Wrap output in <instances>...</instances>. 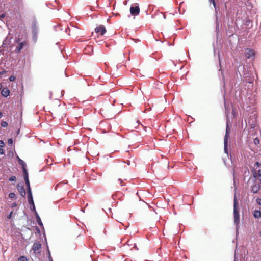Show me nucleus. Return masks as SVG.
<instances>
[{"label": "nucleus", "instance_id": "22", "mask_svg": "<svg viewBox=\"0 0 261 261\" xmlns=\"http://www.w3.org/2000/svg\"><path fill=\"white\" fill-rule=\"evenodd\" d=\"M30 209L32 211H33L34 212V214H35V212H36V208H35V204L33 203V204H30Z\"/></svg>", "mask_w": 261, "mask_h": 261}, {"label": "nucleus", "instance_id": "41", "mask_svg": "<svg viewBox=\"0 0 261 261\" xmlns=\"http://www.w3.org/2000/svg\"><path fill=\"white\" fill-rule=\"evenodd\" d=\"M19 133H20V129H18L17 130L16 133H17V135H18V134H19Z\"/></svg>", "mask_w": 261, "mask_h": 261}, {"label": "nucleus", "instance_id": "19", "mask_svg": "<svg viewBox=\"0 0 261 261\" xmlns=\"http://www.w3.org/2000/svg\"><path fill=\"white\" fill-rule=\"evenodd\" d=\"M18 163L21 166L22 169L27 168L26 163L22 160L19 159L18 160Z\"/></svg>", "mask_w": 261, "mask_h": 261}, {"label": "nucleus", "instance_id": "15", "mask_svg": "<svg viewBox=\"0 0 261 261\" xmlns=\"http://www.w3.org/2000/svg\"><path fill=\"white\" fill-rule=\"evenodd\" d=\"M253 216L255 218H260L261 217V212L258 210H255L253 212Z\"/></svg>", "mask_w": 261, "mask_h": 261}, {"label": "nucleus", "instance_id": "29", "mask_svg": "<svg viewBox=\"0 0 261 261\" xmlns=\"http://www.w3.org/2000/svg\"><path fill=\"white\" fill-rule=\"evenodd\" d=\"M257 203L261 206V198H258L256 200Z\"/></svg>", "mask_w": 261, "mask_h": 261}, {"label": "nucleus", "instance_id": "40", "mask_svg": "<svg viewBox=\"0 0 261 261\" xmlns=\"http://www.w3.org/2000/svg\"><path fill=\"white\" fill-rule=\"evenodd\" d=\"M3 44L2 45V46L0 47V52L2 51V50H3Z\"/></svg>", "mask_w": 261, "mask_h": 261}, {"label": "nucleus", "instance_id": "5", "mask_svg": "<svg viewBox=\"0 0 261 261\" xmlns=\"http://www.w3.org/2000/svg\"><path fill=\"white\" fill-rule=\"evenodd\" d=\"M253 176L255 178L258 179L259 181H261V169L258 170L257 171L253 169L252 170Z\"/></svg>", "mask_w": 261, "mask_h": 261}, {"label": "nucleus", "instance_id": "1", "mask_svg": "<svg viewBox=\"0 0 261 261\" xmlns=\"http://www.w3.org/2000/svg\"><path fill=\"white\" fill-rule=\"evenodd\" d=\"M233 215H234V222L236 225V227H238V225L240 223V215L238 209V202L236 199L234 198L233 201Z\"/></svg>", "mask_w": 261, "mask_h": 261}, {"label": "nucleus", "instance_id": "34", "mask_svg": "<svg viewBox=\"0 0 261 261\" xmlns=\"http://www.w3.org/2000/svg\"><path fill=\"white\" fill-rule=\"evenodd\" d=\"M260 164L259 162H257L254 164V167H259Z\"/></svg>", "mask_w": 261, "mask_h": 261}, {"label": "nucleus", "instance_id": "3", "mask_svg": "<svg viewBox=\"0 0 261 261\" xmlns=\"http://www.w3.org/2000/svg\"><path fill=\"white\" fill-rule=\"evenodd\" d=\"M257 121L256 114L252 113L247 119V122L251 128H254Z\"/></svg>", "mask_w": 261, "mask_h": 261}, {"label": "nucleus", "instance_id": "30", "mask_svg": "<svg viewBox=\"0 0 261 261\" xmlns=\"http://www.w3.org/2000/svg\"><path fill=\"white\" fill-rule=\"evenodd\" d=\"M12 215H13V212H12V211H11V212H10V213L8 215V216H7V218H8V219H11V218H12Z\"/></svg>", "mask_w": 261, "mask_h": 261}, {"label": "nucleus", "instance_id": "28", "mask_svg": "<svg viewBox=\"0 0 261 261\" xmlns=\"http://www.w3.org/2000/svg\"><path fill=\"white\" fill-rule=\"evenodd\" d=\"M209 1H210V3H212L213 4L214 7L216 9V4L215 0H209Z\"/></svg>", "mask_w": 261, "mask_h": 261}, {"label": "nucleus", "instance_id": "35", "mask_svg": "<svg viewBox=\"0 0 261 261\" xmlns=\"http://www.w3.org/2000/svg\"><path fill=\"white\" fill-rule=\"evenodd\" d=\"M48 254L49 255V260L50 261H53L51 257V256H50V251L49 250H48Z\"/></svg>", "mask_w": 261, "mask_h": 261}, {"label": "nucleus", "instance_id": "39", "mask_svg": "<svg viewBox=\"0 0 261 261\" xmlns=\"http://www.w3.org/2000/svg\"><path fill=\"white\" fill-rule=\"evenodd\" d=\"M5 16V14H2L1 15H0V18H4Z\"/></svg>", "mask_w": 261, "mask_h": 261}, {"label": "nucleus", "instance_id": "11", "mask_svg": "<svg viewBox=\"0 0 261 261\" xmlns=\"http://www.w3.org/2000/svg\"><path fill=\"white\" fill-rule=\"evenodd\" d=\"M27 193H28V200L29 204H31L34 203L32 192L29 191V192H27Z\"/></svg>", "mask_w": 261, "mask_h": 261}, {"label": "nucleus", "instance_id": "25", "mask_svg": "<svg viewBox=\"0 0 261 261\" xmlns=\"http://www.w3.org/2000/svg\"><path fill=\"white\" fill-rule=\"evenodd\" d=\"M9 180L10 181H16V178L15 176H12L10 177V178L9 179Z\"/></svg>", "mask_w": 261, "mask_h": 261}, {"label": "nucleus", "instance_id": "38", "mask_svg": "<svg viewBox=\"0 0 261 261\" xmlns=\"http://www.w3.org/2000/svg\"><path fill=\"white\" fill-rule=\"evenodd\" d=\"M4 153V150L3 149L0 148V154H3Z\"/></svg>", "mask_w": 261, "mask_h": 261}, {"label": "nucleus", "instance_id": "50", "mask_svg": "<svg viewBox=\"0 0 261 261\" xmlns=\"http://www.w3.org/2000/svg\"><path fill=\"white\" fill-rule=\"evenodd\" d=\"M130 162H127V164H129Z\"/></svg>", "mask_w": 261, "mask_h": 261}, {"label": "nucleus", "instance_id": "9", "mask_svg": "<svg viewBox=\"0 0 261 261\" xmlns=\"http://www.w3.org/2000/svg\"><path fill=\"white\" fill-rule=\"evenodd\" d=\"M245 56L247 58H250L254 55V52L253 50L247 48L245 52Z\"/></svg>", "mask_w": 261, "mask_h": 261}, {"label": "nucleus", "instance_id": "26", "mask_svg": "<svg viewBox=\"0 0 261 261\" xmlns=\"http://www.w3.org/2000/svg\"><path fill=\"white\" fill-rule=\"evenodd\" d=\"M8 123L6 121H3L1 122V126L3 127H6L8 126Z\"/></svg>", "mask_w": 261, "mask_h": 261}, {"label": "nucleus", "instance_id": "32", "mask_svg": "<svg viewBox=\"0 0 261 261\" xmlns=\"http://www.w3.org/2000/svg\"><path fill=\"white\" fill-rule=\"evenodd\" d=\"M254 142L255 144H258L259 142V139L257 138H256L255 139H254Z\"/></svg>", "mask_w": 261, "mask_h": 261}, {"label": "nucleus", "instance_id": "7", "mask_svg": "<svg viewBox=\"0 0 261 261\" xmlns=\"http://www.w3.org/2000/svg\"><path fill=\"white\" fill-rule=\"evenodd\" d=\"M41 248V244L39 241L35 242L32 246V250L35 253H36L37 251H39Z\"/></svg>", "mask_w": 261, "mask_h": 261}, {"label": "nucleus", "instance_id": "44", "mask_svg": "<svg viewBox=\"0 0 261 261\" xmlns=\"http://www.w3.org/2000/svg\"><path fill=\"white\" fill-rule=\"evenodd\" d=\"M2 113L0 112V118L2 117Z\"/></svg>", "mask_w": 261, "mask_h": 261}, {"label": "nucleus", "instance_id": "45", "mask_svg": "<svg viewBox=\"0 0 261 261\" xmlns=\"http://www.w3.org/2000/svg\"><path fill=\"white\" fill-rule=\"evenodd\" d=\"M2 84L0 83V90L2 89Z\"/></svg>", "mask_w": 261, "mask_h": 261}, {"label": "nucleus", "instance_id": "23", "mask_svg": "<svg viewBox=\"0 0 261 261\" xmlns=\"http://www.w3.org/2000/svg\"><path fill=\"white\" fill-rule=\"evenodd\" d=\"M7 71H6V70L2 68V69H0V76H2L3 75H4V74H6L7 73Z\"/></svg>", "mask_w": 261, "mask_h": 261}, {"label": "nucleus", "instance_id": "17", "mask_svg": "<svg viewBox=\"0 0 261 261\" xmlns=\"http://www.w3.org/2000/svg\"><path fill=\"white\" fill-rule=\"evenodd\" d=\"M24 180L29 179V174L27 168L22 169Z\"/></svg>", "mask_w": 261, "mask_h": 261}, {"label": "nucleus", "instance_id": "36", "mask_svg": "<svg viewBox=\"0 0 261 261\" xmlns=\"http://www.w3.org/2000/svg\"><path fill=\"white\" fill-rule=\"evenodd\" d=\"M17 205V204L16 203V202H13L12 205H11V206L12 207H16Z\"/></svg>", "mask_w": 261, "mask_h": 261}, {"label": "nucleus", "instance_id": "14", "mask_svg": "<svg viewBox=\"0 0 261 261\" xmlns=\"http://www.w3.org/2000/svg\"><path fill=\"white\" fill-rule=\"evenodd\" d=\"M229 136V133L228 130V126H227L226 129V133L224 139V143H228V138Z\"/></svg>", "mask_w": 261, "mask_h": 261}, {"label": "nucleus", "instance_id": "43", "mask_svg": "<svg viewBox=\"0 0 261 261\" xmlns=\"http://www.w3.org/2000/svg\"><path fill=\"white\" fill-rule=\"evenodd\" d=\"M16 159H17V161L18 162V160H19V159H20V158L18 155H17V156H16Z\"/></svg>", "mask_w": 261, "mask_h": 261}, {"label": "nucleus", "instance_id": "6", "mask_svg": "<svg viewBox=\"0 0 261 261\" xmlns=\"http://www.w3.org/2000/svg\"><path fill=\"white\" fill-rule=\"evenodd\" d=\"M17 189L19 192L20 195L23 197H25L26 195L25 190L23 186H20L19 184L17 186Z\"/></svg>", "mask_w": 261, "mask_h": 261}, {"label": "nucleus", "instance_id": "10", "mask_svg": "<svg viewBox=\"0 0 261 261\" xmlns=\"http://www.w3.org/2000/svg\"><path fill=\"white\" fill-rule=\"evenodd\" d=\"M2 95L5 97H7L10 94V90L7 87L3 88L1 91Z\"/></svg>", "mask_w": 261, "mask_h": 261}, {"label": "nucleus", "instance_id": "49", "mask_svg": "<svg viewBox=\"0 0 261 261\" xmlns=\"http://www.w3.org/2000/svg\"><path fill=\"white\" fill-rule=\"evenodd\" d=\"M130 162H127V164H129Z\"/></svg>", "mask_w": 261, "mask_h": 261}, {"label": "nucleus", "instance_id": "13", "mask_svg": "<svg viewBox=\"0 0 261 261\" xmlns=\"http://www.w3.org/2000/svg\"><path fill=\"white\" fill-rule=\"evenodd\" d=\"M259 190H260L259 186H257L256 184L253 185L251 187V192L254 194L257 193Z\"/></svg>", "mask_w": 261, "mask_h": 261}, {"label": "nucleus", "instance_id": "48", "mask_svg": "<svg viewBox=\"0 0 261 261\" xmlns=\"http://www.w3.org/2000/svg\"><path fill=\"white\" fill-rule=\"evenodd\" d=\"M260 236L261 237V230H260V234H259Z\"/></svg>", "mask_w": 261, "mask_h": 261}, {"label": "nucleus", "instance_id": "16", "mask_svg": "<svg viewBox=\"0 0 261 261\" xmlns=\"http://www.w3.org/2000/svg\"><path fill=\"white\" fill-rule=\"evenodd\" d=\"M24 181H25V185H26V186H27V192H29V191L30 192H32L31 191V187H30V184L29 179H25Z\"/></svg>", "mask_w": 261, "mask_h": 261}, {"label": "nucleus", "instance_id": "18", "mask_svg": "<svg viewBox=\"0 0 261 261\" xmlns=\"http://www.w3.org/2000/svg\"><path fill=\"white\" fill-rule=\"evenodd\" d=\"M23 44H24L23 42L20 43L18 45V46H17L16 47L15 51L17 53L20 52L23 47Z\"/></svg>", "mask_w": 261, "mask_h": 261}, {"label": "nucleus", "instance_id": "24", "mask_svg": "<svg viewBox=\"0 0 261 261\" xmlns=\"http://www.w3.org/2000/svg\"><path fill=\"white\" fill-rule=\"evenodd\" d=\"M13 139L12 138L8 139V145L9 146H12V144H13Z\"/></svg>", "mask_w": 261, "mask_h": 261}, {"label": "nucleus", "instance_id": "47", "mask_svg": "<svg viewBox=\"0 0 261 261\" xmlns=\"http://www.w3.org/2000/svg\"><path fill=\"white\" fill-rule=\"evenodd\" d=\"M234 261H236V255H234Z\"/></svg>", "mask_w": 261, "mask_h": 261}, {"label": "nucleus", "instance_id": "8", "mask_svg": "<svg viewBox=\"0 0 261 261\" xmlns=\"http://www.w3.org/2000/svg\"><path fill=\"white\" fill-rule=\"evenodd\" d=\"M96 33H99L101 35H104L106 32V29L103 25H100L95 29Z\"/></svg>", "mask_w": 261, "mask_h": 261}, {"label": "nucleus", "instance_id": "27", "mask_svg": "<svg viewBox=\"0 0 261 261\" xmlns=\"http://www.w3.org/2000/svg\"><path fill=\"white\" fill-rule=\"evenodd\" d=\"M18 261H28V260H27V259L26 258V257L23 256H20L18 258Z\"/></svg>", "mask_w": 261, "mask_h": 261}, {"label": "nucleus", "instance_id": "46", "mask_svg": "<svg viewBox=\"0 0 261 261\" xmlns=\"http://www.w3.org/2000/svg\"><path fill=\"white\" fill-rule=\"evenodd\" d=\"M163 18H164V19H165V18H166V16H165V15H164V16H163Z\"/></svg>", "mask_w": 261, "mask_h": 261}, {"label": "nucleus", "instance_id": "20", "mask_svg": "<svg viewBox=\"0 0 261 261\" xmlns=\"http://www.w3.org/2000/svg\"><path fill=\"white\" fill-rule=\"evenodd\" d=\"M227 146H228V143H224V152L228 155V151Z\"/></svg>", "mask_w": 261, "mask_h": 261}, {"label": "nucleus", "instance_id": "21", "mask_svg": "<svg viewBox=\"0 0 261 261\" xmlns=\"http://www.w3.org/2000/svg\"><path fill=\"white\" fill-rule=\"evenodd\" d=\"M9 197L10 198H11V199H15L16 198L15 194L14 193H13V192H11V193H9Z\"/></svg>", "mask_w": 261, "mask_h": 261}, {"label": "nucleus", "instance_id": "42", "mask_svg": "<svg viewBox=\"0 0 261 261\" xmlns=\"http://www.w3.org/2000/svg\"><path fill=\"white\" fill-rule=\"evenodd\" d=\"M257 186H259V187H260V190L261 189V182L258 184H256Z\"/></svg>", "mask_w": 261, "mask_h": 261}, {"label": "nucleus", "instance_id": "33", "mask_svg": "<svg viewBox=\"0 0 261 261\" xmlns=\"http://www.w3.org/2000/svg\"><path fill=\"white\" fill-rule=\"evenodd\" d=\"M15 77L14 76H13V75L11 76L10 77V78H9V80L10 81H13L15 80Z\"/></svg>", "mask_w": 261, "mask_h": 261}, {"label": "nucleus", "instance_id": "2", "mask_svg": "<svg viewBox=\"0 0 261 261\" xmlns=\"http://www.w3.org/2000/svg\"><path fill=\"white\" fill-rule=\"evenodd\" d=\"M38 31V26L37 24L36 20L35 19H34L32 22V39L33 42L35 43H36L37 40Z\"/></svg>", "mask_w": 261, "mask_h": 261}, {"label": "nucleus", "instance_id": "37", "mask_svg": "<svg viewBox=\"0 0 261 261\" xmlns=\"http://www.w3.org/2000/svg\"><path fill=\"white\" fill-rule=\"evenodd\" d=\"M118 181L119 182V184H120L122 186H123V185H122V184H122V180L120 178H119V179H118Z\"/></svg>", "mask_w": 261, "mask_h": 261}, {"label": "nucleus", "instance_id": "31", "mask_svg": "<svg viewBox=\"0 0 261 261\" xmlns=\"http://www.w3.org/2000/svg\"><path fill=\"white\" fill-rule=\"evenodd\" d=\"M5 146V143L3 140H0V147H3Z\"/></svg>", "mask_w": 261, "mask_h": 261}, {"label": "nucleus", "instance_id": "12", "mask_svg": "<svg viewBox=\"0 0 261 261\" xmlns=\"http://www.w3.org/2000/svg\"><path fill=\"white\" fill-rule=\"evenodd\" d=\"M35 217H36V221H37V222L38 223V224L41 226V227H43V223L41 220V219L38 214V213L37 212H35Z\"/></svg>", "mask_w": 261, "mask_h": 261}, {"label": "nucleus", "instance_id": "4", "mask_svg": "<svg viewBox=\"0 0 261 261\" xmlns=\"http://www.w3.org/2000/svg\"><path fill=\"white\" fill-rule=\"evenodd\" d=\"M130 13L132 15L136 16L139 15L140 13V8L139 4L135 3L130 8Z\"/></svg>", "mask_w": 261, "mask_h": 261}, {"label": "nucleus", "instance_id": "51", "mask_svg": "<svg viewBox=\"0 0 261 261\" xmlns=\"http://www.w3.org/2000/svg\"><path fill=\"white\" fill-rule=\"evenodd\" d=\"M36 229H37V230L38 231H39V229H38V228H36Z\"/></svg>", "mask_w": 261, "mask_h": 261}]
</instances>
